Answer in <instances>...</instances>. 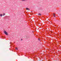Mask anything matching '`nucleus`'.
I'll return each instance as SVG.
<instances>
[{
	"label": "nucleus",
	"instance_id": "f257e3e1",
	"mask_svg": "<svg viewBox=\"0 0 61 61\" xmlns=\"http://www.w3.org/2000/svg\"><path fill=\"white\" fill-rule=\"evenodd\" d=\"M4 33L6 35H8V33H7L6 31H4Z\"/></svg>",
	"mask_w": 61,
	"mask_h": 61
},
{
	"label": "nucleus",
	"instance_id": "f03ea898",
	"mask_svg": "<svg viewBox=\"0 0 61 61\" xmlns=\"http://www.w3.org/2000/svg\"><path fill=\"white\" fill-rule=\"evenodd\" d=\"M26 10H28V11H29V10H30V9L27 8H26Z\"/></svg>",
	"mask_w": 61,
	"mask_h": 61
},
{
	"label": "nucleus",
	"instance_id": "7ed1b4c3",
	"mask_svg": "<svg viewBox=\"0 0 61 61\" xmlns=\"http://www.w3.org/2000/svg\"><path fill=\"white\" fill-rule=\"evenodd\" d=\"M3 16V15L2 14H0V16Z\"/></svg>",
	"mask_w": 61,
	"mask_h": 61
},
{
	"label": "nucleus",
	"instance_id": "20e7f679",
	"mask_svg": "<svg viewBox=\"0 0 61 61\" xmlns=\"http://www.w3.org/2000/svg\"><path fill=\"white\" fill-rule=\"evenodd\" d=\"M38 15H41V14L40 13H39L38 14Z\"/></svg>",
	"mask_w": 61,
	"mask_h": 61
},
{
	"label": "nucleus",
	"instance_id": "39448f33",
	"mask_svg": "<svg viewBox=\"0 0 61 61\" xmlns=\"http://www.w3.org/2000/svg\"><path fill=\"white\" fill-rule=\"evenodd\" d=\"M53 16L54 17H55V14L54 13H53Z\"/></svg>",
	"mask_w": 61,
	"mask_h": 61
},
{
	"label": "nucleus",
	"instance_id": "423d86ee",
	"mask_svg": "<svg viewBox=\"0 0 61 61\" xmlns=\"http://www.w3.org/2000/svg\"><path fill=\"white\" fill-rule=\"evenodd\" d=\"M5 15V13H3V16H4V15Z\"/></svg>",
	"mask_w": 61,
	"mask_h": 61
},
{
	"label": "nucleus",
	"instance_id": "0eeeda50",
	"mask_svg": "<svg viewBox=\"0 0 61 61\" xmlns=\"http://www.w3.org/2000/svg\"><path fill=\"white\" fill-rule=\"evenodd\" d=\"M15 49H16V50H18V48H16H16H15Z\"/></svg>",
	"mask_w": 61,
	"mask_h": 61
},
{
	"label": "nucleus",
	"instance_id": "6e6552de",
	"mask_svg": "<svg viewBox=\"0 0 61 61\" xmlns=\"http://www.w3.org/2000/svg\"><path fill=\"white\" fill-rule=\"evenodd\" d=\"M21 0L22 1H25V0Z\"/></svg>",
	"mask_w": 61,
	"mask_h": 61
},
{
	"label": "nucleus",
	"instance_id": "1a4fd4ad",
	"mask_svg": "<svg viewBox=\"0 0 61 61\" xmlns=\"http://www.w3.org/2000/svg\"><path fill=\"white\" fill-rule=\"evenodd\" d=\"M38 40L39 41H40V39H39V38H38Z\"/></svg>",
	"mask_w": 61,
	"mask_h": 61
},
{
	"label": "nucleus",
	"instance_id": "9d476101",
	"mask_svg": "<svg viewBox=\"0 0 61 61\" xmlns=\"http://www.w3.org/2000/svg\"><path fill=\"white\" fill-rule=\"evenodd\" d=\"M21 41H22V40H23V39H21Z\"/></svg>",
	"mask_w": 61,
	"mask_h": 61
}]
</instances>
